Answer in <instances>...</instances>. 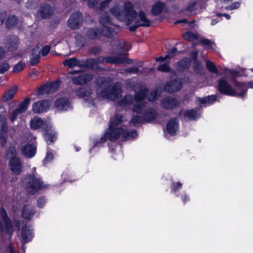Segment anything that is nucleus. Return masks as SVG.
<instances>
[{
	"instance_id": "nucleus-63",
	"label": "nucleus",
	"mask_w": 253,
	"mask_h": 253,
	"mask_svg": "<svg viewBox=\"0 0 253 253\" xmlns=\"http://www.w3.org/2000/svg\"><path fill=\"white\" fill-rule=\"evenodd\" d=\"M7 253H15V252L13 250V248L11 245H9V246L8 247V248L7 249Z\"/></svg>"
},
{
	"instance_id": "nucleus-32",
	"label": "nucleus",
	"mask_w": 253,
	"mask_h": 253,
	"mask_svg": "<svg viewBox=\"0 0 253 253\" xmlns=\"http://www.w3.org/2000/svg\"><path fill=\"white\" fill-rule=\"evenodd\" d=\"M68 101L65 98H59L55 101V106L59 110L66 109V107H68Z\"/></svg>"
},
{
	"instance_id": "nucleus-36",
	"label": "nucleus",
	"mask_w": 253,
	"mask_h": 253,
	"mask_svg": "<svg viewBox=\"0 0 253 253\" xmlns=\"http://www.w3.org/2000/svg\"><path fill=\"white\" fill-rule=\"evenodd\" d=\"M17 24V18L16 16L13 15L8 16L6 22V26L7 28H11L16 25Z\"/></svg>"
},
{
	"instance_id": "nucleus-42",
	"label": "nucleus",
	"mask_w": 253,
	"mask_h": 253,
	"mask_svg": "<svg viewBox=\"0 0 253 253\" xmlns=\"http://www.w3.org/2000/svg\"><path fill=\"white\" fill-rule=\"evenodd\" d=\"M207 67L208 70L211 73H217L218 70L213 62L210 61L207 62Z\"/></svg>"
},
{
	"instance_id": "nucleus-39",
	"label": "nucleus",
	"mask_w": 253,
	"mask_h": 253,
	"mask_svg": "<svg viewBox=\"0 0 253 253\" xmlns=\"http://www.w3.org/2000/svg\"><path fill=\"white\" fill-rule=\"evenodd\" d=\"M183 38L187 41H193L198 38L197 35L194 34L192 32H187L183 35Z\"/></svg>"
},
{
	"instance_id": "nucleus-59",
	"label": "nucleus",
	"mask_w": 253,
	"mask_h": 253,
	"mask_svg": "<svg viewBox=\"0 0 253 253\" xmlns=\"http://www.w3.org/2000/svg\"><path fill=\"white\" fill-rule=\"evenodd\" d=\"M182 184L180 182H176L173 183L172 189L175 191H176L179 188H180Z\"/></svg>"
},
{
	"instance_id": "nucleus-7",
	"label": "nucleus",
	"mask_w": 253,
	"mask_h": 253,
	"mask_svg": "<svg viewBox=\"0 0 253 253\" xmlns=\"http://www.w3.org/2000/svg\"><path fill=\"white\" fill-rule=\"evenodd\" d=\"M4 232L8 235L10 238L13 233V227L5 210L1 208L0 211V238L2 237Z\"/></svg>"
},
{
	"instance_id": "nucleus-11",
	"label": "nucleus",
	"mask_w": 253,
	"mask_h": 253,
	"mask_svg": "<svg viewBox=\"0 0 253 253\" xmlns=\"http://www.w3.org/2000/svg\"><path fill=\"white\" fill-rule=\"evenodd\" d=\"M83 19L80 11H76L72 13L68 20V26L72 29H77L82 24Z\"/></svg>"
},
{
	"instance_id": "nucleus-14",
	"label": "nucleus",
	"mask_w": 253,
	"mask_h": 253,
	"mask_svg": "<svg viewBox=\"0 0 253 253\" xmlns=\"http://www.w3.org/2000/svg\"><path fill=\"white\" fill-rule=\"evenodd\" d=\"M50 107L48 100H43L34 103L32 105V110L36 114L42 113L46 111Z\"/></svg>"
},
{
	"instance_id": "nucleus-23",
	"label": "nucleus",
	"mask_w": 253,
	"mask_h": 253,
	"mask_svg": "<svg viewBox=\"0 0 253 253\" xmlns=\"http://www.w3.org/2000/svg\"><path fill=\"white\" fill-rule=\"evenodd\" d=\"M165 9L166 5L165 3L162 1H159L153 5L151 12L153 15L157 16L163 12Z\"/></svg>"
},
{
	"instance_id": "nucleus-27",
	"label": "nucleus",
	"mask_w": 253,
	"mask_h": 253,
	"mask_svg": "<svg viewBox=\"0 0 253 253\" xmlns=\"http://www.w3.org/2000/svg\"><path fill=\"white\" fill-rule=\"evenodd\" d=\"M133 102V96L131 95H126L118 102V105L122 108H126L131 105Z\"/></svg>"
},
{
	"instance_id": "nucleus-17",
	"label": "nucleus",
	"mask_w": 253,
	"mask_h": 253,
	"mask_svg": "<svg viewBox=\"0 0 253 253\" xmlns=\"http://www.w3.org/2000/svg\"><path fill=\"white\" fill-rule=\"evenodd\" d=\"M53 13V9L50 5L47 3L42 4L38 11V14L42 18H48L50 17Z\"/></svg>"
},
{
	"instance_id": "nucleus-48",
	"label": "nucleus",
	"mask_w": 253,
	"mask_h": 253,
	"mask_svg": "<svg viewBox=\"0 0 253 253\" xmlns=\"http://www.w3.org/2000/svg\"><path fill=\"white\" fill-rule=\"evenodd\" d=\"M21 114L20 112H19V111L16 109V110H15L11 114V118H10V120L11 121V122H13L15 120V119H16V118L17 117L18 115L19 114Z\"/></svg>"
},
{
	"instance_id": "nucleus-8",
	"label": "nucleus",
	"mask_w": 253,
	"mask_h": 253,
	"mask_svg": "<svg viewBox=\"0 0 253 253\" xmlns=\"http://www.w3.org/2000/svg\"><path fill=\"white\" fill-rule=\"evenodd\" d=\"M241 88L243 89V92L238 94L234 89L232 88V86L226 81L224 80H220L218 82V90L219 92L225 95L242 97L245 94L247 89L245 86L243 85H242Z\"/></svg>"
},
{
	"instance_id": "nucleus-16",
	"label": "nucleus",
	"mask_w": 253,
	"mask_h": 253,
	"mask_svg": "<svg viewBox=\"0 0 253 253\" xmlns=\"http://www.w3.org/2000/svg\"><path fill=\"white\" fill-rule=\"evenodd\" d=\"M182 86V83L180 79H176L167 83L165 86L166 91L171 92L180 90Z\"/></svg>"
},
{
	"instance_id": "nucleus-21",
	"label": "nucleus",
	"mask_w": 253,
	"mask_h": 253,
	"mask_svg": "<svg viewBox=\"0 0 253 253\" xmlns=\"http://www.w3.org/2000/svg\"><path fill=\"white\" fill-rule=\"evenodd\" d=\"M178 128V125L176 119H171L167 125V131L168 133L173 135L177 132Z\"/></svg>"
},
{
	"instance_id": "nucleus-35",
	"label": "nucleus",
	"mask_w": 253,
	"mask_h": 253,
	"mask_svg": "<svg viewBox=\"0 0 253 253\" xmlns=\"http://www.w3.org/2000/svg\"><path fill=\"white\" fill-rule=\"evenodd\" d=\"M63 64L65 66H68L70 68H72L77 66H81L79 61L77 58H71L65 60Z\"/></svg>"
},
{
	"instance_id": "nucleus-62",
	"label": "nucleus",
	"mask_w": 253,
	"mask_h": 253,
	"mask_svg": "<svg viewBox=\"0 0 253 253\" xmlns=\"http://www.w3.org/2000/svg\"><path fill=\"white\" fill-rule=\"evenodd\" d=\"M168 58H166V55L165 57L160 56L159 57H157L156 58V61H158V62H159V61L163 62Z\"/></svg>"
},
{
	"instance_id": "nucleus-52",
	"label": "nucleus",
	"mask_w": 253,
	"mask_h": 253,
	"mask_svg": "<svg viewBox=\"0 0 253 253\" xmlns=\"http://www.w3.org/2000/svg\"><path fill=\"white\" fill-rule=\"evenodd\" d=\"M50 50V46L48 45L45 46L42 50V56H46Z\"/></svg>"
},
{
	"instance_id": "nucleus-15",
	"label": "nucleus",
	"mask_w": 253,
	"mask_h": 253,
	"mask_svg": "<svg viewBox=\"0 0 253 253\" xmlns=\"http://www.w3.org/2000/svg\"><path fill=\"white\" fill-rule=\"evenodd\" d=\"M42 131L44 139L48 144H51L54 140L55 133L52 129L50 124H45L42 126Z\"/></svg>"
},
{
	"instance_id": "nucleus-61",
	"label": "nucleus",
	"mask_w": 253,
	"mask_h": 253,
	"mask_svg": "<svg viewBox=\"0 0 253 253\" xmlns=\"http://www.w3.org/2000/svg\"><path fill=\"white\" fill-rule=\"evenodd\" d=\"M5 113V109L3 106H0V117L4 116Z\"/></svg>"
},
{
	"instance_id": "nucleus-54",
	"label": "nucleus",
	"mask_w": 253,
	"mask_h": 253,
	"mask_svg": "<svg viewBox=\"0 0 253 253\" xmlns=\"http://www.w3.org/2000/svg\"><path fill=\"white\" fill-rule=\"evenodd\" d=\"M126 72L128 73H132L135 74H137L139 72V69L136 67H132L128 69H126Z\"/></svg>"
},
{
	"instance_id": "nucleus-22",
	"label": "nucleus",
	"mask_w": 253,
	"mask_h": 253,
	"mask_svg": "<svg viewBox=\"0 0 253 253\" xmlns=\"http://www.w3.org/2000/svg\"><path fill=\"white\" fill-rule=\"evenodd\" d=\"M178 104L177 101L172 98H165L162 100V106L167 109H171L173 108Z\"/></svg>"
},
{
	"instance_id": "nucleus-29",
	"label": "nucleus",
	"mask_w": 253,
	"mask_h": 253,
	"mask_svg": "<svg viewBox=\"0 0 253 253\" xmlns=\"http://www.w3.org/2000/svg\"><path fill=\"white\" fill-rule=\"evenodd\" d=\"M17 90V86L16 85L13 86L3 94L2 96V100L3 101H7L11 99L14 97Z\"/></svg>"
},
{
	"instance_id": "nucleus-28",
	"label": "nucleus",
	"mask_w": 253,
	"mask_h": 253,
	"mask_svg": "<svg viewBox=\"0 0 253 253\" xmlns=\"http://www.w3.org/2000/svg\"><path fill=\"white\" fill-rule=\"evenodd\" d=\"M76 94L79 97L89 96L92 93V90L88 87H80L75 91Z\"/></svg>"
},
{
	"instance_id": "nucleus-10",
	"label": "nucleus",
	"mask_w": 253,
	"mask_h": 253,
	"mask_svg": "<svg viewBox=\"0 0 253 253\" xmlns=\"http://www.w3.org/2000/svg\"><path fill=\"white\" fill-rule=\"evenodd\" d=\"M11 152V158L9 162V166L11 171L15 174H18L22 171V165L20 159L15 154L14 148H10L7 151V155Z\"/></svg>"
},
{
	"instance_id": "nucleus-33",
	"label": "nucleus",
	"mask_w": 253,
	"mask_h": 253,
	"mask_svg": "<svg viewBox=\"0 0 253 253\" xmlns=\"http://www.w3.org/2000/svg\"><path fill=\"white\" fill-rule=\"evenodd\" d=\"M197 9L198 4L196 1L190 2L185 8V10L190 15L197 14Z\"/></svg>"
},
{
	"instance_id": "nucleus-13",
	"label": "nucleus",
	"mask_w": 253,
	"mask_h": 253,
	"mask_svg": "<svg viewBox=\"0 0 253 253\" xmlns=\"http://www.w3.org/2000/svg\"><path fill=\"white\" fill-rule=\"evenodd\" d=\"M72 82L76 85H84L92 80V75L90 74L83 73L71 78Z\"/></svg>"
},
{
	"instance_id": "nucleus-38",
	"label": "nucleus",
	"mask_w": 253,
	"mask_h": 253,
	"mask_svg": "<svg viewBox=\"0 0 253 253\" xmlns=\"http://www.w3.org/2000/svg\"><path fill=\"white\" fill-rule=\"evenodd\" d=\"M39 2V0H28L26 3V6L28 9H35L37 7Z\"/></svg>"
},
{
	"instance_id": "nucleus-2",
	"label": "nucleus",
	"mask_w": 253,
	"mask_h": 253,
	"mask_svg": "<svg viewBox=\"0 0 253 253\" xmlns=\"http://www.w3.org/2000/svg\"><path fill=\"white\" fill-rule=\"evenodd\" d=\"M130 48V45L125 42H120L118 43L115 50L114 51V55L106 58L100 56L96 59L90 58L87 59L85 66L88 68H92L99 63L106 62L112 64H122L126 63L131 64V60L127 59L126 55L127 51Z\"/></svg>"
},
{
	"instance_id": "nucleus-3",
	"label": "nucleus",
	"mask_w": 253,
	"mask_h": 253,
	"mask_svg": "<svg viewBox=\"0 0 253 253\" xmlns=\"http://www.w3.org/2000/svg\"><path fill=\"white\" fill-rule=\"evenodd\" d=\"M121 122L122 116L120 115H116L114 118L111 119L108 130L100 139L101 142H104L107 139L111 141H115L121 135L122 136L124 139H127L136 136L137 133L135 130L129 131L126 129L117 127Z\"/></svg>"
},
{
	"instance_id": "nucleus-37",
	"label": "nucleus",
	"mask_w": 253,
	"mask_h": 253,
	"mask_svg": "<svg viewBox=\"0 0 253 253\" xmlns=\"http://www.w3.org/2000/svg\"><path fill=\"white\" fill-rule=\"evenodd\" d=\"M30 99L29 98H26L22 102L20 103L19 107L17 109L21 113L24 112L28 108L30 104Z\"/></svg>"
},
{
	"instance_id": "nucleus-55",
	"label": "nucleus",
	"mask_w": 253,
	"mask_h": 253,
	"mask_svg": "<svg viewBox=\"0 0 253 253\" xmlns=\"http://www.w3.org/2000/svg\"><path fill=\"white\" fill-rule=\"evenodd\" d=\"M6 51L4 47L0 46V60H2L5 57Z\"/></svg>"
},
{
	"instance_id": "nucleus-49",
	"label": "nucleus",
	"mask_w": 253,
	"mask_h": 253,
	"mask_svg": "<svg viewBox=\"0 0 253 253\" xmlns=\"http://www.w3.org/2000/svg\"><path fill=\"white\" fill-rule=\"evenodd\" d=\"M240 3L238 2H235L232 4L226 7V9L231 10L238 8L240 6Z\"/></svg>"
},
{
	"instance_id": "nucleus-40",
	"label": "nucleus",
	"mask_w": 253,
	"mask_h": 253,
	"mask_svg": "<svg viewBox=\"0 0 253 253\" xmlns=\"http://www.w3.org/2000/svg\"><path fill=\"white\" fill-rule=\"evenodd\" d=\"M143 122H145V121L143 119L142 115V116L140 115H136L132 117L130 123L134 125H136L137 124L143 123Z\"/></svg>"
},
{
	"instance_id": "nucleus-58",
	"label": "nucleus",
	"mask_w": 253,
	"mask_h": 253,
	"mask_svg": "<svg viewBox=\"0 0 253 253\" xmlns=\"http://www.w3.org/2000/svg\"><path fill=\"white\" fill-rule=\"evenodd\" d=\"M98 2V0H88V6L90 7H93L96 5Z\"/></svg>"
},
{
	"instance_id": "nucleus-43",
	"label": "nucleus",
	"mask_w": 253,
	"mask_h": 253,
	"mask_svg": "<svg viewBox=\"0 0 253 253\" xmlns=\"http://www.w3.org/2000/svg\"><path fill=\"white\" fill-rule=\"evenodd\" d=\"M10 68V65L6 61H4L0 64V74H3Z\"/></svg>"
},
{
	"instance_id": "nucleus-30",
	"label": "nucleus",
	"mask_w": 253,
	"mask_h": 253,
	"mask_svg": "<svg viewBox=\"0 0 253 253\" xmlns=\"http://www.w3.org/2000/svg\"><path fill=\"white\" fill-rule=\"evenodd\" d=\"M216 99V96L212 95L204 98H197L196 101L197 104L206 105L213 102Z\"/></svg>"
},
{
	"instance_id": "nucleus-56",
	"label": "nucleus",
	"mask_w": 253,
	"mask_h": 253,
	"mask_svg": "<svg viewBox=\"0 0 253 253\" xmlns=\"http://www.w3.org/2000/svg\"><path fill=\"white\" fill-rule=\"evenodd\" d=\"M201 42L202 44L204 45L211 46L212 43L208 39H203L202 40H201Z\"/></svg>"
},
{
	"instance_id": "nucleus-50",
	"label": "nucleus",
	"mask_w": 253,
	"mask_h": 253,
	"mask_svg": "<svg viewBox=\"0 0 253 253\" xmlns=\"http://www.w3.org/2000/svg\"><path fill=\"white\" fill-rule=\"evenodd\" d=\"M6 15V13L3 10H0V25L3 24Z\"/></svg>"
},
{
	"instance_id": "nucleus-20",
	"label": "nucleus",
	"mask_w": 253,
	"mask_h": 253,
	"mask_svg": "<svg viewBox=\"0 0 253 253\" xmlns=\"http://www.w3.org/2000/svg\"><path fill=\"white\" fill-rule=\"evenodd\" d=\"M40 52L41 49L38 46H36L32 49L30 57V63L31 65L33 66L39 62L41 58V56L40 55Z\"/></svg>"
},
{
	"instance_id": "nucleus-19",
	"label": "nucleus",
	"mask_w": 253,
	"mask_h": 253,
	"mask_svg": "<svg viewBox=\"0 0 253 253\" xmlns=\"http://www.w3.org/2000/svg\"><path fill=\"white\" fill-rule=\"evenodd\" d=\"M21 236L22 237V242L23 244L31 240L33 237L32 231L29 226L25 225L22 227Z\"/></svg>"
},
{
	"instance_id": "nucleus-25",
	"label": "nucleus",
	"mask_w": 253,
	"mask_h": 253,
	"mask_svg": "<svg viewBox=\"0 0 253 253\" xmlns=\"http://www.w3.org/2000/svg\"><path fill=\"white\" fill-rule=\"evenodd\" d=\"M47 124L50 123L48 122H43V120L39 117L33 118L30 122L31 127L34 129H36L40 127H42V129L43 126Z\"/></svg>"
},
{
	"instance_id": "nucleus-6",
	"label": "nucleus",
	"mask_w": 253,
	"mask_h": 253,
	"mask_svg": "<svg viewBox=\"0 0 253 253\" xmlns=\"http://www.w3.org/2000/svg\"><path fill=\"white\" fill-rule=\"evenodd\" d=\"M23 185L27 192L34 194L43 187V182L36 175H29L23 180Z\"/></svg>"
},
{
	"instance_id": "nucleus-26",
	"label": "nucleus",
	"mask_w": 253,
	"mask_h": 253,
	"mask_svg": "<svg viewBox=\"0 0 253 253\" xmlns=\"http://www.w3.org/2000/svg\"><path fill=\"white\" fill-rule=\"evenodd\" d=\"M18 38L14 36L11 37L8 40H7L6 46L8 50L12 51L18 47Z\"/></svg>"
},
{
	"instance_id": "nucleus-44",
	"label": "nucleus",
	"mask_w": 253,
	"mask_h": 253,
	"mask_svg": "<svg viewBox=\"0 0 253 253\" xmlns=\"http://www.w3.org/2000/svg\"><path fill=\"white\" fill-rule=\"evenodd\" d=\"M158 70L164 72H169L170 70V68L169 65V63H164L161 64L158 67Z\"/></svg>"
},
{
	"instance_id": "nucleus-51",
	"label": "nucleus",
	"mask_w": 253,
	"mask_h": 253,
	"mask_svg": "<svg viewBox=\"0 0 253 253\" xmlns=\"http://www.w3.org/2000/svg\"><path fill=\"white\" fill-rule=\"evenodd\" d=\"M46 202V199L44 197H42L39 199L38 200V206L39 207L42 208L43 205L45 204Z\"/></svg>"
},
{
	"instance_id": "nucleus-31",
	"label": "nucleus",
	"mask_w": 253,
	"mask_h": 253,
	"mask_svg": "<svg viewBox=\"0 0 253 253\" xmlns=\"http://www.w3.org/2000/svg\"><path fill=\"white\" fill-rule=\"evenodd\" d=\"M34 214L35 211L31 206L28 205L24 207L22 211V215L23 218L29 219L31 218Z\"/></svg>"
},
{
	"instance_id": "nucleus-47",
	"label": "nucleus",
	"mask_w": 253,
	"mask_h": 253,
	"mask_svg": "<svg viewBox=\"0 0 253 253\" xmlns=\"http://www.w3.org/2000/svg\"><path fill=\"white\" fill-rule=\"evenodd\" d=\"M177 51V48L173 47L171 49L168 51L167 54L166 55V58H171L173 56L174 54Z\"/></svg>"
},
{
	"instance_id": "nucleus-60",
	"label": "nucleus",
	"mask_w": 253,
	"mask_h": 253,
	"mask_svg": "<svg viewBox=\"0 0 253 253\" xmlns=\"http://www.w3.org/2000/svg\"><path fill=\"white\" fill-rule=\"evenodd\" d=\"M101 51V48L99 47H95L94 48H92L91 49L90 52L94 54H97V53H99Z\"/></svg>"
},
{
	"instance_id": "nucleus-9",
	"label": "nucleus",
	"mask_w": 253,
	"mask_h": 253,
	"mask_svg": "<svg viewBox=\"0 0 253 253\" xmlns=\"http://www.w3.org/2000/svg\"><path fill=\"white\" fill-rule=\"evenodd\" d=\"M147 91V90L145 87H142L135 94L134 99L136 103L133 106V112L141 113L142 110L146 107L143 99L146 95Z\"/></svg>"
},
{
	"instance_id": "nucleus-41",
	"label": "nucleus",
	"mask_w": 253,
	"mask_h": 253,
	"mask_svg": "<svg viewBox=\"0 0 253 253\" xmlns=\"http://www.w3.org/2000/svg\"><path fill=\"white\" fill-rule=\"evenodd\" d=\"M159 95V92H158V89H156L151 91L150 93L148 95L147 98L149 101H153L156 99Z\"/></svg>"
},
{
	"instance_id": "nucleus-5",
	"label": "nucleus",
	"mask_w": 253,
	"mask_h": 253,
	"mask_svg": "<svg viewBox=\"0 0 253 253\" xmlns=\"http://www.w3.org/2000/svg\"><path fill=\"white\" fill-rule=\"evenodd\" d=\"M122 91L121 84L117 83L102 89L100 92L97 93V97L99 98L114 101L122 96Z\"/></svg>"
},
{
	"instance_id": "nucleus-34",
	"label": "nucleus",
	"mask_w": 253,
	"mask_h": 253,
	"mask_svg": "<svg viewBox=\"0 0 253 253\" xmlns=\"http://www.w3.org/2000/svg\"><path fill=\"white\" fill-rule=\"evenodd\" d=\"M182 115L188 119H196L199 117V114L194 109L184 111Z\"/></svg>"
},
{
	"instance_id": "nucleus-64",
	"label": "nucleus",
	"mask_w": 253,
	"mask_h": 253,
	"mask_svg": "<svg viewBox=\"0 0 253 253\" xmlns=\"http://www.w3.org/2000/svg\"><path fill=\"white\" fill-rule=\"evenodd\" d=\"M218 16H221L222 15L224 16V17H225L227 19H229L230 18V16L228 14H220V13H219L217 14Z\"/></svg>"
},
{
	"instance_id": "nucleus-24",
	"label": "nucleus",
	"mask_w": 253,
	"mask_h": 253,
	"mask_svg": "<svg viewBox=\"0 0 253 253\" xmlns=\"http://www.w3.org/2000/svg\"><path fill=\"white\" fill-rule=\"evenodd\" d=\"M36 149V148L32 145H26L22 147L21 152L25 157L30 158L35 154Z\"/></svg>"
},
{
	"instance_id": "nucleus-12",
	"label": "nucleus",
	"mask_w": 253,
	"mask_h": 253,
	"mask_svg": "<svg viewBox=\"0 0 253 253\" xmlns=\"http://www.w3.org/2000/svg\"><path fill=\"white\" fill-rule=\"evenodd\" d=\"M60 86V82L57 81L54 83L46 84L40 87L38 93V94H44L53 93L56 91Z\"/></svg>"
},
{
	"instance_id": "nucleus-18",
	"label": "nucleus",
	"mask_w": 253,
	"mask_h": 253,
	"mask_svg": "<svg viewBox=\"0 0 253 253\" xmlns=\"http://www.w3.org/2000/svg\"><path fill=\"white\" fill-rule=\"evenodd\" d=\"M145 107L142 110L141 113H138L143 116L145 122H149L155 119L156 111L154 109L150 108L146 109Z\"/></svg>"
},
{
	"instance_id": "nucleus-1",
	"label": "nucleus",
	"mask_w": 253,
	"mask_h": 253,
	"mask_svg": "<svg viewBox=\"0 0 253 253\" xmlns=\"http://www.w3.org/2000/svg\"><path fill=\"white\" fill-rule=\"evenodd\" d=\"M110 11L119 20L125 22L127 25H131L128 28L130 31H134L140 26L149 27L150 25V21L145 12L140 11L137 14L132 3L129 1H125L122 8L116 5Z\"/></svg>"
},
{
	"instance_id": "nucleus-45",
	"label": "nucleus",
	"mask_w": 253,
	"mask_h": 253,
	"mask_svg": "<svg viewBox=\"0 0 253 253\" xmlns=\"http://www.w3.org/2000/svg\"><path fill=\"white\" fill-rule=\"evenodd\" d=\"M25 67V64L20 62L14 66L13 71L15 73H18L22 71Z\"/></svg>"
},
{
	"instance_id": "nucleus-57",
	"label": "nucleus",
	"mask_w": 253,
	"mask_h": 253,
	"mask_svg": "<svg viewBox=\"0 0 253 253\" xmlns=\"http://www.w3.org/2000/svg\"><path fill=\"white\" fill-rule=\"evenodd\" d=\"M111 0H104L100 3V8L103 9L111 2Z\"/></svg>"
},
{
	"instance_id": "nucleus-53",
	"label": "nucleus",
	"mask_w": 253,
	"mask_h": 253,
	"mask_svg": "<svg viewBox=\"0 0 253 253\" xmlns=\"http://www.w3.org/2000/svg\"><path fill=\"white\" fill-rule=\"evenodd\" d=\"M53 158V155L51 152H47L46 156L44 159L45 162H49Z\"/></svg>"
},
{
	"instance_id": "nucleus-4",
	"label": "nucleus",
	"mask_w": 253,
	"mask_h": 253,
	"mask_svg": "<svg viewBox=\"0 0 253 253\" xmlns=\"http://www.w3.org/2000/svg\"><path fill=\"white\" fill-rule=\"evenodd\" d=\"M99 23L101 25L100 30L93 28L88 30L86 33L87 37L91 40H95L101 36L110 37L112 35L113 29L111 27L112 23L108 13L101 14Z\"/></svg>"
},
{
	"instance_id": "nucleus-46",
	"label": "nucleus",
	"mask_w": 253,
	"mask_h": 253,
	"mask_svg": "<svg viewBox=\"0 0 253 253\" xmlns=\"http://www.w3.org/2000/svg\"><path fill=\"white\" fill-rule=\"evenodd\" d=\"M179 65L182 68H187L190 65V61L188 59H183L179 62Z\"/></svg>"
}]
</instances>
